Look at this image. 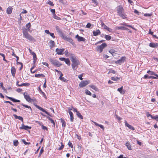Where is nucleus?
I'll return each mask as SVG.
<instances>
[{
    "label": "nucleus",
    "mask_w": 158,
    "mask_h": 158,
    "mask_svg": "<svg viewBox=\"0 0 158 158\" xmlns=\"http://www.w3.org/2000/svg\"><path fill=\"white\" fill-rule=\"evenodd\" d=\"M70 60L72 62V66L73 70H76L80 64L79 61L73 54L70 55Z\"/></svg>",
    "instance_id": "obj_1"
},
{
    "label": "nucleus",
    "mask_w": 158,
    "mask_h": 158,
    "mask_svg": "<svg viewBox=\"0 0 158 158\" xmlns=\"http://www.w3.org/2000/svg\"><path fill=\"white\" fill-rule=\"evenodd\" d=\"M23 36L29 40L32 41L35 40L34 38L28 33L27 29L23 30Z\"/></svg>",
    "instance_id": "obj_2"
},
{
    "label": "nucleus",
    "mask_w": 158,
    "mask_h": 158,
    "mask_svg": "<svg viewBox=\"0 0 158 158\" xmlns=\"http://www.w3.org/2000/svg\"><path fill=\"white\" fill-rule=\"evenodd\" d=\"M24 97L26 100L29 102H36L37 101L35 98L31 99L30 98V96L28 95V94L26 92H25L23 94Z\"/></svg>",
    "instance_id": "obj_3"
},
{
    "label": "nucleus",
    "mask_w": 158,
    "mask_h": 158,
    "mask_svg": "<svg viewBox=\"0 0 158 158\" xmlns=\"http://www.w3.org/2000/svg\"><path fill=\"white\" fill-rule=\"evenodd\" d=\"M107 45L106 43H103L101 45L97 47L96 49L98 51H99L100 53H101L103 49L106 47Z\"/></svg>",
    "instance_id": "obj_4"
},
{
    "label": "nucleus",
    "mask_w": 158,
    "mask_h": 158,
    "mask_svg": "<svg viewBox=\"0 0 158 158\" xmlns=\"http://www.w3.org/2000/svg\"><path fill=\"white\" fill-rule=\"evenodd\" d=\"M50 61L52 64L56 67H59L62 65V64L59 61L56 60L50 59Z\"/></svg>",
    "instance_id": "obj_5"
},
{
    "label": "nucleus",
    "mask_w": 158,
    "mask_h": 158,
    "mask_svg": "<svg viewBox=\"0 0 158 158\" xmlns=\"http://www.w3.org/2000/svg\"><path fill=\"white\" fill-rule=\"evenodd\" d=\"M90 82L89 80L82 81L79 84V86L81 88L84 87L89 84Z\"/></svg>",
    "instance_id": "obj_6"
},
{
    "label": "nucleus",
    "mask_w": 158,
    "mask_h": 158,
    "mask_svg": "<svg viewBox=\"0 0 158 158\" xmlns=\"http://www.w3.org/2000/svg\"><path fill=\"white\" fill-rule=\"evenodd\" d=\"M62 38L64 40L68 41L73 45L74 44L73 40L70 37H67V36H64H64H62Z\"/></svg>",
    "instance_id": "obj_7"
},
{
    "label": "nucleus",
    "mask_w": 158,
    "mask_h": 158,
    "mask_svg": "<svg viewBox=\"0 0 158 158\" xmlns=\"http://www.w3.org/2000/svg\"><path fill=\"white\" fill-rule=\"evenodd\" d=\"M126 58L125 56H122L121 57L120 59L117 61L115 62L116 64H121L122 63H123L126 61Z\"/></svg>",
    "instance_id": "obj_8"
},
{
    "label": "nucleus",
    "mask_w": 158,
    "mask_h": 158,
    "mask_svg": "<svg viewBox=\"0 0 158 158\" xmlns=\"http://www.w3.org/2000/svg\"><path fill=\"white\" fill-rule=\"evenodd\" d=\"M124 9L122 6L119 5L117 6V12L118 15L124 12Z\"/></svg>",
    "instance_id": "obj_9"
},
{
    "label": "nucleus",
    "mask_w": 158,
    "mask_h": 158,
    "mask_svg": "<svg viewBox=\"0 0 158 158\" xmlns=\"http://www.w3.org/2000/svg\"><path fill=\"white\" fill-rule=\"evenodd\" d=\"M35 107L39 109V110H40L42 111L43 112H45L47 114H48V115H49V116H51L50 114L47 111H46L43 108L41 107L38 106V105H37L36 104V105L35 104Z\"/></svg>",
    "instance_id": "obj_10"
},
{
    "label": "nucleus",
    "mask_w": 158,
    "mask_h": 158,
    "mask_svg": "<svg viewBox=\"0 0 158 158\" xmlns=\"http://www.w3.org/2000/svg\"><path fill=\"white\" fill-rule=\"evenodd\" d=\"M75 38L77 39V40L79 42H84L85 40V39L84 38L81 36H79L78 34L77 35L75 36Z\"/></svg>",
    "instance_id": "obj_11"
},
{
    "label": "nucleus",
    "mask_w": 158,
    "mask_h": 158,
    "mask_svg": "<svg viewBox=\"0 0 158 158\" xmlns=\"http://www.w3.org/2000/svg\"><path fill=\"white\" fill-rule=\"evenodd\" d=\"M149 46L154 48H157L158 47V43H156L151 42L149 44Z\"/></svg>",
    "instance_id": "obj_12"
},
{
    "label": "nucleus",
    "mask_w": 158,
    "mask_h": 158,
    "mask_svg": "<svg viewBox=\"0 0 158 158\" xmlns=\"http://www.w3.org/2000/svg\"><path fill=\"white\" fill-rule=\"evenodd\" d=\"M64 48L62 49H59L57 48L56 49V51L57 53V54L58 55H62L63 54V52L64 51Z\"/></svg>",
    "instance_id": "obj_13"
},
{
    "label": "nucleus",
    "mask_w": 158,
    "mask_h": 158,
    "mask_svg": "<svg viewBox=\"0 0 158 158\" xmlns=\"http://www.w3.org/2000/svg\"><path fill=\"white\" fill-rule=\"evenodd\" d=\"M125 126L128 127L129 129H130L133 131H134L135 130L134 127L128 123L127 122L126 120H125Z\"/></svg>",
    "instance_id": "obj_14"
},
{
    "label": "nucleus",
    "mask_w": 158,
    "mask_h": 158,
    "mask_svg": "<svg viewBox=\"0 0 158 158\" xmlns=\"http://www.w3.org/2000/svg\"><path fill=\"white\" fill-rule=\"evenodd\" d=\"M31 127H29L28 126H25L23 124H22V126L20 127V129H24L26 130H27V129H31Z\"/></svg>",
    "instance_id": "obj_15"
},
{
    "label": "nucleus",
    "mask_w": 158,
    "mask_h": 158,
    "mask_svg": "<svg viewBox=\"0 0 158 158\" xmlns=\"http://www.w3.org/2000/svg\"><path fill=\"white\" fill-rule=\"evenodd\" d=\"M123 87L121 86L120 88H118L117 89V91L119 92L121 94H124L126 92L125 90H123Z\"/></svg>",
    "instance_id": "obj_16"
},
{
    "label": "nucleus",
    "mask_w": 158,
    "mask_h": 158,
    "mask_svg": "<svg viewBox=\"0 0 158 158\" xmlns=\"http://www.w3.org/2000/svg\"><path fill=\"white\" fill-rule=\"evenodd\" d=\"M12 10L13 8L12 7L10 6L7 9L6 12L7 14L10 15L12 13Z\"/></svg>",
    "instance_id": "obj_17"
},
{
    "label": "nucleus",
    "mask_w": 158,
    "mask_h": 158,
    "mask_svg": "<svg viewBox=\"0 0 158 158\" xmlns=\"http://www.w3.org/2000/svg\"><path fill=\"white\" fill-rule=\"evenodd\" d=\"M56 31L58 33H60L61 35V37L62 38L63 36H64L63 33L62 32L61 30L58 27V26H56Z\"/></svg>",
    "instance_id": "obj_18"
},
{
    "label": "nucleus",
    "mask_w": 158,
    "mask_h": 158,
    "mask_svg": "<svg viewBox=\"0 0 158 158\" xmlns=\"http://www.w3.org/2000/svg\"><path fill=\"white\" fill-rule=\"evenodd\" d=\"M19 81H17L16 83L17 85L19 86H28L30 85V84L29 83H23L21 85H19Z\"/></svg>",
    "instance_id": "obj_19"
},
{
    "label": "nucleus",
    "mask_w": 158,
    "mask_h": 158,
    "mask_svg": "<svg viewBox=\"0 0 158 158\" xmlns=\"http://www.w3.org/2000/svg\"><path fill=\"white\" fill-rule=\"evenodd\" d=\"M13 116L15 119H19V120L22 121L23 123V119L22 117L20 116H18L15 114H14Z\"/></svg>",
    "instance_id": "obj_20"
},
{
    "label": "nucleus",
    "mask_w": 158,
    "mask_h": 158,
    "mask_svg": "<svg viewBox=\"0 0 158 158\" xmlns=\"http://www.w3.org/2000/svg\"><path fill=\"white\" fill-rule=\"evenodd\" d=\"M16 73V69L15 67H12L11 68V73L13 77H15Z\"/></svg>",
    "instance_id": "obj_21"
},
{
    "label": "nucleus",
    "mask_w": 158,
    "mask_h": 158,
    "mask_svg": "<svg viewBox=\"0 0 158 158\" xmlns=\"http://www.w3.org/2000/svg\"><path fill=\"white\" fill-rule=\"evenodd\" d=\"M49 44L50 45V48H53V47H54L55 45V42L54 41L51 40L49 42Z\"/></svg>",
    "instance_id": "obj_22"
},
{
    "label": "nucleus",
    "mask_w": 158,
    "mask_h": 158,
    "mask_svg": "<svg viewBox=\"0 0 158 158\" xmlns=\"http://www.w3.org/2000/svg\"><path fill=\"white\" fill-rule=\"evenodd\" d=\"M69 112L70 116V121L71 122H73L74 119L73 114L71 111H69Z\"/></svg>",
    "instance_id": "obj_23"
},
{
    "label": "nucleus",
    "mask_w": 158,
    "mask_h": 158,
    "mask_svg": "<svg viewBox=\"0 0 158 158\" xmlns=\"http://www.w3.org/2000/svg\"><path fill=\"white\" fill-rule=\"evenodd\" d=\"M100 33L101 32L99 29L95 31H94L93 32L94 35L95 36L100 35Z\"/></svg>",
    "instance_id": "obj_24"
},
{
    "label": "nucleus",
    "mask_w": 158,
    "mask_h": 158,
    "mask_svg": "<svg viewBox=\"0 0 158 158\" xmlns=\"http://www.w3.org/2000/svg\"><path fill=\"white\" fill-rule=\"evenodd\" d=\"M93 123H94V124L96 126L100 127L103 130H104V126L102 125H101V124H98V123H96L95 122H94Z\"/></svg>",
    "instance_id": "obj_25"
},
{
    "label": "nucleus",
    "mask_w": 158,
    "mask_h": 158,
    "mask_svg": "<svg viewBox=\"0 0 158 158\" xmlns=\"http://www.w3.org/2000/svg\"><path fill=\"white\" fill-rule=\"evenodd\" d=\"M116 30H127L128 29V28H126L124 27H116Z\"/></svg>",
    "instance_id": "obj_26"
},
{
    "label": "nucleus",
    "mask_w": 158,
    "mask_h": 158,
    "mask_svg": "<svg viewBox=\"0 0 158 158\" xmlns=\"http://www.w3.org/2000/svg\"><path fill=\"white\" fill-rule=\"evenodd\" d=\"M118 15L123 19H125L127 18V17H126V15L124 13V12Z\"/></svg>",
    "instance_id": "obj_27"
},
{
    "label": "nucleus",
    "mask_w": 158,
    "mask_h": 158,
    "mask_svg": "<svg viewBox=\"0 0 158 158\" xmlns=\"http://www.w3.org/2000/svg\"><path fill=\"white\" fill-rule=\"evenodd\" d=\"M126 145L128 149L129 150H131V145L130 144V142H127L126 143Z\"/></svg>",
    "instance_id": "obj_28"
},
{
    "label": "nucleus",
    "mask_w": 158,
    "mask_h": 158,
    "mask_svg": "<svg viewBox=\"0 0 158 158\" xmlns=\"http://www.w3.org/2000/svg\"><path fill=\"white\" fill-rule=\"evenodd\" d=\"M7 98H9V99H10L11 101L15 102H20V100L17 99H15L13 98H12L10 97H7Z\"/></svg>",
    "instance_id": "obj_29"
},
{
    "label": "nucleus",
    "mask_w": 158,
    "mask_h": 158,
    "mask_svg": "<svg viewBox=\"0 0 158 158\" xmlns=\"http://www.w3.org/2000/svg\"><path fill=\"white\" fill-rule=\"evenodd\" d=\"M63 76V74L62 73H61V74L60 75V76L59 77V79L60 80L64 82H66L67 81V80L64 77H62Z\"/></svg>",
    "instance_id": "obj_30"
},
{
    "label": "nucleus",
    "mask_w": 158,
    "mask_h": 158,
    "mask_svg": "<svg viewBox=\"0 0 158 158\" xmlns=\"http://www.w3.org/2000/svg\"><path fill=\"white\" fill-rule=\"evenodd\" d=\"M60 120L62 123V127H64V128L66 126V123L65 121H64V120L62 118H61Z\"/></svg>",
    "instance_id": "obj_31"
},
{
    "label": "nucleus",
    "mask_w": 158,
    "mask_h": 158,
    "mask_svg": "<svg viewBox=\"0 0 158 158\" xmlns=\"http://www.w3.org/2000/svg\"><path fill=\"white\" fill-rule=\"evenodd\" d=\"M35 76L36 77H45V76L43 74H35Z\"/></svg>",
    "instance_id": "obj_32"
},
{
    "label": "nucleus",
    "mask_w": 158,
    "mask_h": 158,
    "mask_svg": "<svg viewBox=\"0 0 158 158\" xmlns=\"http://www.w3.org/2000/svg\"><path fill=\"white\" fill-rule=\"evenodd\" d=\"M101 23L102 27H103L104 29L106 30L108 27L102 21H101Z\"/></svg>",
    "instance_id": "obj_33"
},
{
    "label": "nucleus",
    "mask_w": 158,
    "mask_h": 158,
    "mask_svg": "<svg viewBox=\"0 0 158 158\" xmlns=\"http://www.w3.org/2000/svg\"><path fill=\"white\" fill-rule=\"evenodd\" d=\"M120 78L116 77H111V79L113 81H117L120 80Z\"/></svg>",
    "instance_id": "obj_34"
},
{
    "label": "nucleus",
    "mask_w": 158,
    "mask_h": 158,
    "mask_svg": "<svg viewBox=\"0 0 158 158\" xmlns=\"http://www.w3.org/2000/svg\"><path fill=\"white\" fill-rule=\"evenodd\" d=\"M90 87L92 88L94 90L96 91H98V88L96 87L95 86L93 85H91L89 86Z\"/></svg>",
    "instance_id": "obj_35"
},
{
    "label": "nucleus",
    "mask_w": 158,
    "mask_h": 158,
    "mask_svg": "<svg viewBox=\"0 0 158 158\" xmlns=\"http://www.w3.org/2000/svg\"><path fill=\"white\" fill-rule=\"evenodd\" d=\"M122 25H124V26H126L127 27H130L133 29H135L134 28V27H133V26H132L131 25H128L126 23H123L122 24Z\"/></svg>",
    "instance_id": "obj_36"
},
{
    "label": "nucleus",
    "mask_w": 158,
    "mask_h": 158,
    "mask_svg": "<svg viewBox=\"0 0 158 158\" xmlns=\"http://www.w3.org/2000/svg\"><path fill=\"white\" fill-rule=\"evenodd\" d=\"M116 51L114 49H111L109 51V52L113 56L114 53H115Z\"/></svg>",
    "instance_id": "obj_37"
},
{
    "label": "nucleus",
    "mask_w": 158,
    "mask_h": 158,
    "mask_svg": "<svg viewBox=\"0 0 158 158\" xmlns=\"http://www.w3.org/2000/svg\"><path fill=\"white\" fill-rule=\"evenodd\" d=\"M47 118L53 124L54 126V127L55 126V123L54 120L51 118H50L49 117H47Z\"/></svg>",
    "instance_id": "obj_38"
},
{
    "label": "nucleus",
    "mask_w": 158,
    "mask_h": 158,
    "mask_svg": "<svg viewBox=\"0 0 158 158\" xmlns=\"http://www.w3.org/2000/svg\"><path fill=\"white\" fill-rule=\"evenodd\" d=\"M105 38L107 40H109L111 39V37L109 35H106L105 36Z\"/></svg>",
    "instance_id": "obj_39"
},
{
    "label": "nucleus",
    "mask_w": 158,
    "mask_h": 158,
    "mask_svg": "<svg viewBox=\"0 0 158 158\" xmlns=\"http://www.w3.org/2000/svg\"><path fill=\"white\" fill-rule=\"evenodd\" d=\"M76 114L77 116L80 118L81 119L83 118V116L81 114V113L79 111L78 112H77Z\"/></svg>",
    "instance_id": "obj_40"
},
{
    "label": "nucleus",
    "mask_w": 158,
    "mask_h": 158,
    "mask_svg": "<svg viewBox=\"0 0 158 158\" xmlns=\"http://www.w3.org/2000/svg\"><path fill=\"white\" fill-rule=\"evenodd\" d=\"M65 63L68 65L69 66L70 65V62L69 58L66 59L65 61Z\"/></svg>",
    "instance_id": "obj_41"
},
{
    "label": "nucleus",
    "mask_w": 158,
    "mask_h": 158,
    "mask_svg": "<svg viewBox=\"0 0 158 158\" xmlns=\"http://www.w3.org/2000/svg\"><path fill=\"white\" fill-rule=\"evenodd\" d=\"M33 63L35 64L37 60V57L36 54H35L33 55Z\"/></svg>",
    "instance_id": "obj_42"
},
{
    "label": "nucleus",
    "mask_w": 158,
    "mask_h": 158,
    "mask_svg": "<svg viewBox=\"0 0 158 158\" xmlns=\"http://www.w3.org/2000/svg\"><path fill=\"white\" fill-rule=\"evenodd\" d=\"M53 17L54 19H57L60 20L61 19V18L58 16H56V14L53 15Z\"/></svg>",
    "instance_id": "obj_43"
},
{
    "label": "nucleus",
    "mask_w": 158,
    "mask_h": 158,
    "mask_svg": "<svg viewBox=\"0 0 158 158\" xmlns=\"http://www.w3.org/2000/svg\"><path fill=\"white\" fill-rule=\"evenodd\" d=\"M116 73V71L115 70H112V69H110L108 73V74H109L110 73H112L113 74H115Z\"/></svg>",
    "instance_id": "obj_44"
},
{
    "label": "nucleus",
    "mask_w": 158,
    "mask_h": 158,
    "mask_svg": "<svg viewBox=\"0 0 158 158\" xmlns=\"http://www.w3.org/2000/svg\"><path fill=\"white\" fill-rule=\"evenodd\" d=\"M14 145L15 146H17L19 144V142L17 140H15L14 141Z\"/></svg>",
    "instance_id": "obj_45"
},
{
    "label": "nucleus",
    "mask_w": 158,
    "mask_h": 158,
    "mask_svg": "<svg viewBox=\"0 0 158 158\" xmlns=\"http://www.w3.org/2000/svg\"><path fill=\"white\" fill-rule=\"evenodd\" d=\"M0 55L2 56V57H3V60L4 61H6V62H7V60L5 59V55L4 54H2V53L0 52Z\"/></svg>",
    "instance_id": "obj_46"
},
{
    "label": "nucleus",
    "mask_w": 158,
    "mask_h": 158,
    "mask_svg": "<svg viewBox=\"0 0 158 158\" xmlns=\"http://www.w3.org/2000/svg\"><path fill=\"white\" fill-rule=\"evenodd\" d=\"M61 146L58 148V150H61L64 147V145L63 144L62 142H61Z\"/></svg>",
    "instance_id": "obj_47"
},
{
    "label": "nucleus",
    "mask_w": 158,
    "mask_h": 158,
    "mask_svg": "<svg viewBox=\"0 0 158 158\" xmlns=\"http://www.w3.org/2000/svg\"><path fill=\"white\" fill-rule=\"evenodd\" d=\"M85 93L86 94L89 95H91L92 94L88 90L86 89L85 90Z\"/></svg>",
    "instance_id": "obj_48"
},
{
    "label": "nucleus",
    "mask_w": 158,
    "mask_h": 158,
    "mask_svg": "<svg viewBox=\"0 0 158 158\" xmlns=\"http://www.w3.org/2000/svg\"><path fill=\"white\" fill-rule=\"evenodd\" d=\"M47 4L50 5L51 6H54V4L53 3V2H52L51 1L49 0L47 3Z\"/></svg>",
    "instance_id": "obj_49"
},
{
    "label": "nucleus",
    "mask_w": 158,
    "mask_h": 158,
    "mask_svg": "<svg viewBox=\"0 0 158 158\" xmlns=\"http://www.w3.org/2000/svg\"><path fill=\"white\" fill-rule=\"evenodd\" d=\"M22 141L25 145L30 144H31L30 142H26L25 139H22Z\"/></svg>",
    "instance_id": "obj_50"
},
{
    "label": "nucleus",
    "mask_w": 158,
    "mask_h": 158,
    "mask_svg": "<svg viewBox=\"0 0 158 158\" xmlns=\"http://www.w3.org/2000/svg\"><path fill=\"white\" fill-rule=\"evenodd\" d=\"M22 105L24 107H26V108H29V109H30L31 110H32V109H31V107L30 106H28V105H27L23 104Z\"/></svg>",
    "instance_id": "obj_51"
},
{
    "label": "nucleus",
    "mask_w": 158,
    "mask_h": 158,
    "mask_svg": "<svg viewBox=\"0 0 158 158\" xmlns=\"http://www.w3.org/2000/svg\"><path fill=\"white\" fill-rule=\"evenodd\" d=\"M146 115L147 117H151L152 119L153 118V116H152L148 112H146Z\"/></svg>",
    "instance_id": "obj_52"
},
{
    "label": "nucleus",
    "mask_w": 158,
    "mask_h": 158,
    "mask_svg": "<svg viewBox=\"0 0 158 158\" xmlns=\"http://www.w3.org/2000/svg\"><path fill=\"white\" fill-rule=\"evenodd\" d=\"M68 145L69 147H71V148H73V145L71 142L70 141H69L68 143Z\"/></svg>",
    "instance_id": "obj_53"
},
{
    "label": "nucleus",
    "mask_w": 158,
    "mask_h": 158,
    "mask_svg": "<svg viewBox=\"0 0 158 158\" xmlns=\"http://www.w3.org/2000/svg\"><path fill=\"white\" fill-rule=\"evenodd\" d=\"M43 152H44V149H43V148H42L40 150V152L39 153V157H40V156L42 154V153H43Z\"/></svg>",
    "instance_id": "obj_54"
},
{
    "label": "nucleus",
    "mask_w": 158,
    "mask_h": 158,
    "mask_svg": "<svg viewBox=\"0 0 158 158\" xmlns=\"http://www.w3.org/2000/svg\"><path fill=\"white\" fill-rule=\"evenodd\" d=\"M93 3H94L96 6L98 5V3L97 0H92Z\"/></svg>",
    "instance_id": "obj_55"
},
{
    "label": "nucleus",
    "mask_w": 158,
    "mask_h": 158,
    "mask_svg": "<svg viewBox=\"0 0 158 158\" xmlns=\"http://www.w3.org/2000/svg\"><path fill=\"white\" fill-rule=\"evenodd\" d=\"M31 26V25L30 23H28L26 25V27L27 28V29L29 28Z\"/></svg>",
    "instance_id": "obj_56"
},
{
    "label": "nucleus",
    "mask_w": 158,
    "mask_h": 158,
    "mask_svg": "<svg viewBox=\"0 0 158 158\" xmlns=\"http://www.w3.org/2000/svg\"><path fill=\"white\" fill-rule=\"evenodd\" d=\"M148 78L149 79L152 78V79H157L158 78L156 77H155L153 76H149L148 77Z\"/></svg>",
    "instance_id": "obj_57"
},
{
    "label": "nucleus",
    "mask_w": 158,
    "mask_h": 158,
    "mask_svg": "<svg viewBox=\"0 0 158 158\" xmlns=\"http://www.w3.org/2000/svg\"><path fill=\"white\" fill-rule=\"evenodd\" d=\"M42 64L43 65H45L46 66H47V67H48L49 65H48V64L46 62H42Z\"/></svg>",
    "instance_id": "obj_58"
},
{
    "label": "nucleus",
    "mask_w": 158,
    "mask_h": 158,
    "mask_svg": "<svg viewBox=\"0 0 158 158\" xmlns=\"http://www.w3.org/2000/svg\"><path fill=\"white\" fill-rule=\"evenodd\" d=\"M29 52L32 55H34V54H35V53H34V52H33L32 50L31 49H29Z\"/></svg>",
    "instance_id": "obj_59"
},
{
    "label": "nucleus",
    "mask_w": 158,
    "mask_h": 158,
    "mask_svg": "<svg viewBox=\"0 0 158 158\" xmlns=\"http://www.w3.org/2000/svg\"><path fill=\"white\" fill-rule=\"evenodd\" d=\"M35 66L34 65L31 69V72L32 73H34L36 71H35L32 72V69H33L35 68Z\"/></svg>",
    "instance_id": "obj_60"
},
{
    "label": "nucleus",
    "mask_w": 158,
    "mask_h": 158,
    "mask_svg": "<svg viewBox=\"0 0 158 158\" xmlns=\"http://www.w3.org/2000/svg\"><path fill=\"white\" fill-rule=\"evenodd\" d=\"M91 25L90 23H88L86 25V27L88 28H90Z\"/></svg>",
    "instance_id": "obj_61"
},
{
    "label": "nucleus",
    "mask_w": 158,
    "mask_h": 158,
    "mask_svg": "<svg viewBox=\"0 0 158 158\" xmlns=\"http://www.w3.org/2000/svg\"><path fill=\"white\" fill-rule=\"evenodd\" d=\"M153 119L156 120V121H158V115H156L155 116H153Z\"/></svg>",
    "instance_id": "obj_62"
},
{
    "label": "nucleus",
    "mask_w": 158,
    "mask_h": 158,
    "mask_svg": "<svg viewBox=\"0 0 158 158\" xmlns=\"http://www.w3.org/2000/svg\"><path fill=\"white\" fill-rule=\"evenodd\" d=\"M23 11H22V12H21V13L22 14H26L27 13V11L25 10L24 9H23Z\"/></svg>",
    "instance_id": "obj_63"
},
{
    "label": "nucleus",
    "mask_w": 158,
    "mask_h": 158,
    "mask_svg": "<svg viewBox=\"0 0 158 158\" xmlns=\"http://www.w3.org/2000/svg\"><path fill=\"white\" fill-rule=\"evenodd\" d=\"M49 34H50V35L53 38H55V36L54 33H50Z\"/></svg>",
    "instance_id": "obj_64"
}]
</instances>
